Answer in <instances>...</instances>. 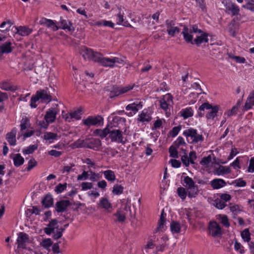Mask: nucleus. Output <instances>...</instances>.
Instances as JSON below:
<instances>
[{
    "mask_svg": "<svg viewBox=\"0 0 254 254\" xmlns=\"http://www.w3.org/2000/svg\"><path fill=\"white\" fill-rule=\"evenodd\" d=\"M182 33L186 42L197 46L208 42L207 34L198 29L196 25L184 26Z\"/></svg>",
    "mask_w": 254,
    "mask_h": 254,
    "instance_id": "1",
    "label": "nucleus"
},
{
    "mask_svg": "<svg viewBox=\"0 0 254 254\" xmlns=\"http://www.w3.org/2000/svg\"><path fill=\"white\" fill-rule=\"evenodd\" d=\"M183 135L187 138L190 143L196 144L202 142L204 140L203 135L198 133L197 130L192 128H189L184 130Z\"/></svg>",
    "mask_w": 254,
    "mask_h": 254,
    "instance_id": "2",
    "label": "nucleus"
},
{
    "mask_svg": "<svg viewBox=\"0 0 254 254\" xmlns=\"http://www.w3.org/2000/svg\"><path fill=\"white\" fill-rule=\"evenodd\" d=\"M60 109L58 108V105L55 104L53 105V107L49 109L46 112L44 119L46 122V124L43 122L44 126L41 124V126L44 128H47L48 125L50 123H52L56 120V116L59 113Z\"/></svg>",
    "mask_w": 254,
    "mask_h": 254,
    "instance_id": "3",
    "label": "nucleus"
},
{
    "mask_svg": "<svg viewBox=\"0 0 254 254\" xmlns=\"http://www.w3.org/2000/svg\"><path fill=\"white\" fill-rule=\"evenodd\" d=\"M116 64H124V60L119 57H113L112 58L104 57L100 64L103 66L113 68L116 66Z\"/></svg>",
    "mask_w": 254,
    "mask_h": 254,
    "instance_id": "4",
    "label": "nucleus"
},
{
    "mask_svg": "<svg viewBox=\"0 0 254 254\" xmlns=\"http://www.w3.org/2000/svg\"><path fill=\"white\" fill-rule=\"evenodd\" d=\"M205 109L210 110L206 115V118L207 119H213L218 112L219 107L217 106H212L208 103H204L198 109L200 111H204Z\"/></svg>",
    "mask_w": 254,
    "mask_h": 254,
    "instance_id": "5",
    "label": "nucleus"
},
{
    "mask_svg": "<svg viewBox=\"0 0 254 254\" xmlns=\"http://www.w3.org/2000/svg\"><path fill=\"white\" fill-rule=\"evenodd\" d=\"M103 118L101 116H89L86 119L83 120L84 125L90 127V126H100L103 124Z\"/></svg>",
    "mask_w": 254,
    "mask_h": 254,
    "instance_id": "6",
    "label": "nucleus"
},
{
    "mask_svg": "<svg viewBox=\"0 0 254 254\" xmlns=\"http://www.w3.org/2000/svg\"><path fill=\"white\" fill-rule=\"evenodd\" d=\"M209 234L213 237H217L222 234V229L216 221H210L208 226Z\"/></svg>",
    "mask_w": 254,
    "mask_h": 254,
    "instance_id": "7",
    "label": "nucleus"
},
{
    "mask_svg": "<svg viewBox=\"0 0 254 254\" xmlns=\"http://www.w3.org/2000/svg\"><path fill=\"white\" fill-rule=\"evenodd\" d=\"M5 39V36L0 34V53L1 54L11 53L13 50L11 41H7L4 43H1V42H4Z\"/></svg>",
    "mask_w": 254,
    "mask_h": 254,
    "instance_id": "8",
    "label": "nucleus"
},
{
    "mask_svg": "<svg viewBox=\"0 0 254 254\" xmlns=\"http://www.w3.org/2000/svg\"><path fill=\"white\" fill-rule=\"evenodd\" d=\"M165 24L167 27V32L168 34L171 36L174 37L176 34L180 32V29L176 26V22L173 20H166Z\"/></svg>",
    "mask_w": 254,
    "mask_h": 254,
    "instance_id": "9",
    "label": "nucleus"
},
{
    "mask_svg": "<svg viewBox=\"0 0 254 254\" xmlns=\"http://www.w3.org/2000/svg\"><path fill=\"white\" fill-rule=\"evenodd\" d=\"M133 86L127 85L125 87H114L110 93V98L119 96L131 90Z\"/></svg>",
    "mask_w": 254,
    "mask_h": 254,
    "instance_id": "10",
    "label": "nucleus"
},
{
    "mask_svg": "<svg viewBox=\"0 0 254 254\" xmlns=\"http://www.w3.org/2000/svg\"><path fill=\"white\" fill-rule=\"evenodd\" d=\"M109 138L113 142L124 143L123 132L120 129L110 130Z\"/></svg>",
    "mask_w": 254,
    "mask_h": 254,
    "instance_id": "11",
    "label": "nucleus"
},
{
    "mask_svg": "<svg viewBox=\"0 0 254 254\" xmlns=\"http://www.w3.org/2000/svg\"><path fill=\"white\" fill-rule=\"evenodd\" d=\"M35 95L38 98V100H41L42 102L48 103L52 100V97L47 89L37 91Z\"/></svg>",
    "mask_w": 254,
    "mask_h": 254,
    "instance_id": "12",
    "label": "nucleus"
},
{
    "mask_svg": "<svg viewBox=\"0 0 254 254\" xmlns=\"http://www.w3.org/2000/svg\"><path fill=\"white\" fill-rule=\"evenodd\" d=\"M159 102L161 108L167 112L169 107L171 106L173 103V97L170 94L168 93L163 96Z\"/></svg>",
    "mask_w": 254,
    "mask_h": 254,
    "instance_id": "13",
    "label": "nucleus"
},
{
    "mask_svg": "<svg viewBox=\"0 0 254 254\" xmlns=\"http://www.w3.org/2000/svg\"><path fill=\"white\" fill-rule=\"evenodd\" d=\"M29 241L28 235L23 232H20L18 234V237L16 240L17 244V248L25 249L26 248V243Z\"/></svg>",
    "mask_w": 254,
    "mask_h": 254,
    "instance_id": "14",
    "label": "nucleus"
},
{
    "mask_svg": "<svg viewBox=\"0 0 254 254\" xmlns=\"http://www.w3.org/2000/svg\"><path fill=\"white\" fill-rule=\"evenodd\" d=\"M151 119V111L149 109H145L138 115L137 120L141 123H148Z\"/></svg>",
    "mask_w": 254,
    "mask_h": 254,
    "instance_id": "15",
    "label": "nucleus"
},
{
    "mask_svg": "<svg viewBox=\"0 0 254 254\" xmlns=\"http://www.w3.org/2000/svg\"><path fill=\"white\" fill-rule=\"evenodd\" d=\"M119 12L116 15V23L118 25H121L126 27H130L131 25L127 20L124 19V10L121 8H118Z\"/></svg>",
    "mask_w": 254,
    "mask_h": 254,
    "instance_id": "16",
    "label": "nucleus"
},
{
    "mask_svg": "<svg viewBox=\"0 0 254 254\" xmlns=\"http://www.w3.org/2000/svg\"><path fill=\"white\" fill-rule=\"evenodd\" d=\"M101 145V141L97 138L86 139V148L98 150Z\"/></svg>",
    "mask_w": 254,
    "mask_h": 254,
    "instance_id": "17",
    "label": "nucleus"
},
{
    "mask_svg": "<svg viewBox=\"0 0 254 254\" xmlns=\"http://www.w3.org/2000/svg\"><path fill=\"white\" fill-rule=\"evenodd\" d=\"M165 216L166 214L164 213V210H162L161 211L160 219L158 223V226L155 230V233H158L160 231H163L165 230L166 228V227L165 226Z\"/></svg>",
    "mask_w": 254,
    "mask_h": 254,
    "instance_id": "18",
    "label": "nucleus"
},
{
    "mask_svg": "<svg viewBox=\"0 0 254 254\" xmlns=\"http://www.w3.org/2000/svg\"><path fill=\"white\" fill-rule=\"evenodd\" d=\"M60 24V25L58 27L59 29L66 30L70 32H72L74 31V28L72 26V24L68 20L63 19L61 18Z\"/></svg>",
    "mask_w": 254,
    "mask_h": 254,
    "instance_id": "19",
    "label": "nucleus"
},
{
    "mask_svg": "<svg viewBox=\"0 0 254 254\" xmlns=\"http://www.w3.org/2000/svg\"><path fill=\"white\" fill-rule=\"evenodd\" d=\"M208 201L210 204L219 209H222L226 206V203L218 198L213 199L212 198L209 197L208 198Z\"/></svg>",
    "mask_w": 254,
    "mask_h": 254,
    "instance_id": "20",
    "label": "nucleus"
},
{
    "mask_svg": "<svg viewBox=\"0 0 254 254\" xmlns=\"http://www.w3.org/2000/svg\"><path fill=\"white\" fill-rule=\"evenodd\" d=\"M58 228V221L56 219L52 220L48 224L47 227L44 229L45 233L48 235H51L56 229Z\"/></svg>",
    "mask_w": 254,
    "mask_h": 254,
    "instance_id": "21",
    "label": "nucleus"
},
{
    "mask_svg": "<svg viewBox=\"0 0 254 254\" xmlns=\"http://www.w3.org/2000/svg\"><path fill=\"white\" fill-rule=\"evenodd\" d=\"M127 207H125V208H121L117 211L114 214L116 217V221L119 222H124L126 219V215L127 212Z\"/></svg>",
    "mask_w": 254,
    "mask_h": 254,
    "instance_id": "22",
    "label": "nucleus"
},
{
    "mask_svg": "<svg viewBox=\"0 0 254 254\" xmlns=\"http://www.w3.org/2000/svg\"><path fill=\"white\" fill-rule=\"evenodd\" d=\"M254 106V90L252 91L247 99L245 104L244 109L248 111Z\"/></svg>",
    "mask_w": 254,
    "mask_h": 254,
    "instance_id": "23",
    "label": "nucleus"
},
{
    "mask_svg": "<svg viewBox=\"0 0 254 254\" xmlns=\"http://www.w3.org/2000/svg\"><path fill=\"white\" fill-rule=\"evenodd\" d=\"M16 129L15 128H14L10 132H8L6 134V139L10 145L14 146L16 145Z\"/></svg>",
    "mask_w": 254,
    "mask_h": 254,
    "instance_id": "24",
    "label": "nucleus"
},
{
    "mask_svg": "<svg viewBox=\"0 0 254 254\" xmlns=\"http://www.w3.org/2000/svg\"><path fill=\"white\" fill-rule=\"evenodd\" d=\"M99 206L108 212H111L112 205L109 201L106 198H102L99 202Z\"/></svg>",
    "mask_w": 254,
    "mask_h": 254,
    "instance_id": "25",
    "label": "nucleus"
},
{
    "mask_svg": "<svg viewBox=\"0 0 254 254\" xmlns=\"http://www.w3.org/2000/svg\"><path fill=\"white\" fill-rule=\"evenodd\" d=\"M69 205V201L68 200H62L59 201L56 203V210L58 212L65 211Z\"/></svg>",
    "mask_w": 254,
    "mask_h": 254,
    "instance_id": "26",
    "label": "nucleus"
},
{
    "mask_svg": "<svg viewBox=\"0 0 254 254\" xmlns=\"http://www.w3.org/2000/svg\"><path fill=\"white\" fill-rule=\"evenodd\" d=\"M142 108V104L141 102H136L128 104L126 107L127 111L131 110L135 114L139 109Z\"/></svg>",
    "mask_w": 254,
    "mask_h": 254,
    "instance_id": "27",
    "label": "nucleus"
},
{
    "mask_svg": "<svg viewBox=\"0 0 254 254\" xmlns=\"http://www.w3.org/2000/svg\"><path fill=\"white\" fill-rule=\"evenodd\" d=\"M40 23L48 27L51 28L54 31H57L59 29L58 26L55 24L52 20L44 18L40 20Z\"/></svg>",
    "mask_w": 254,
    "mask_h": 254,
    "instance_id": "28",
    "label": "nucleus"
},
{
    "mask_svg": "<svg viewBox=\"0 0 254 254\" xmlns=\"http://www.w3.org/2000/svg\"><path fill=\"white\" fill-rule=\"evenodd\" d=\"M43 138L44 140L48 141L49 143H51L53 142L54 140H56L58 139V135L56 133L45 132L43 135Z\"/></svg>",
    "mask_w": 254,
    "mask_h": 254,
    "instance_id": "29",
    "label": "nucleus"
},
{
    "mask_svg": "<svg viewBox=\"0 0 254 254\" xmlns=\"http://www.w3.org/2000/svg\"><path fill=\"white\" fill-rule=\"evenodd\" d=\"M16 33L22 36H27L32 32V30L26 26H19L16 27Z\"/></svg>",
    "mask_w": 254,
    "mask_h": 254,
    "instance_id": "30",
    "label": "nucleus"
},
{
    "mask_svg": "<svg viewBox=\"0 0 254 254\" xmlns=\"http://www.w3.org/2000/svg\"><path fill=\"white\" fill-rule=\"evenodd\" d=\"M226 182L222 179H215L211 182L213 189H219L226 185Z\"/></svg>",
    "mask_w": 254,
    "mask_h": 254,
    "instance_id": "31",
    "label": "nucleus"
},
{
    "mask_svg": "<svg viewBox=\"0 0 254 254\" xmlns=\"http://www.w3.org/2000/svg\"><path fill=\"white\" fill-rule=\"evenodd\" d=\"M93 51L91 49L85 47L81 48V54L85 60H91L92 56H93Z\"/></svg>",
    "mask_w": 254,
    "mask_h": 254,
    "instance_id": "32",
    "label": "nucleus"
},
{
    "mask_svg": "<svg viewBox=\"0 0 254 254\" xmlns=\"http://www.w3.org/2000/svg\"><path fill=\"white\" fill-rule=\"evenodd\" d=\"M11 158L13 159V163L15 167H19L24 163V159L20 154H13Z\"/></svg>",
    "mask_w": 254,
    "mask_h": 254,
    "instance_id": "33",
    "label": "nucleus"
},
{
    "mask_svg": "<svg viewBox=\"0 0 254 254\" xmlns=\"http://www.w3.org/2000/svg\"><path fill=\"white\" fill-rule=\"evenodd\" d=\"M231 172V169L229 167L219 166V167L215 169L214 173L217 175H224L229 174Z\"/></svg>",
    "mask_w": 254,
    "mask_h": 254,
    "instance_id": "34",
    "label": "nucleus"
},
{
    "mask_svg": "<svg viewBox=\"0 0 254 254\" xmlns=\"http://www.w3.org/2000/svg\"><path fill=\"white\" fill-rule=\"evenodd\" d=\"M226 10L230 11L233 15H237L239 13L240 9L239 7L235 3H229L226 5Z\"/></svg>",
    "mask_w": 254,
    "mask_h": 254,
    "instance_id": "35",
    "label": "nucleus"
},
{
    "mask_svg": "<svg viewBox=\"0 0 254 254\" xmlns=\"http://www.w3.org/2000/svg\"><path fill=\"white\" fill-rule=\"evenodd\" d=\"M0 88L5 91H14L17 90L16 86H13L10 83L6 81H2L0 83Z\"/></svg>",
    "mask_w": 254,
    "mask_h": 254,
    "instance_id": "36",
    "label": "nucleus"
},
{
    "mask_svg": "<svg viewBox=\"0 0 254 254\" xmlns=\"http://www.w3.org/2000/svg\"><path fill=\"white\" fill-rule=\"evenodd\" d=\"M193 110L191 107L183 109L180 112V115L184 119H187L193 116Z\"/></svg>",
    "mask_w": 254,
    "mask_h": 254,
    "instance_id": "37",
    "label": "nucleus"
},
{
    "mask_svg": "<svg viewBox=\"0 0 254 254\" xmlns=\"http://www.w3.org/2000/svg\"><path fill=\"white\" fill-rule=\"evenodd\" d=\"M31 124L29 119L25 117L22 118L20 121V130L23 132L24 130L30 127Z\"/></svg>",
    "mask_w": 254,
    "mask_h": 254,
    "instance_id": "38",
    "label": "nucleus"
},
{
    "mask_svg": "<svg viewBox=\"0 0 254 254\" xmlns=\"http://www.w3.org/2000/svg\"><path fill=\"white\" fill-rule=\"evenodd\" d=\"M110 129L108 127H106L103 129H97L94 130V133L101 138L105 137L108 134H109Z\"/></svg>",
    "mask_w": 254,
    "mask_h": 254,
    "instance_id": "39",
    "label": "nucleus"
},
{
    "mask_svg": "<svg viewBox=\"0 0 254 254\" xmlns=\"http://www.w3.org/2000/svg\"><path fill=\"white\" fill-rule=\"evenodd\" d=\"M42 203L43 206L49 208L53 205V198L50 195L47 194L42 200Z\"/></svg>",
    "mask_w": 254,
    "mask_h": 254,
    "instance_id": "40",
    "label": "nucleus"
},
{
    "mask_svg": "<svg viewBox=\"0 0 254 254\" xmlns=\"http://www.w3.org/2000/svg\"><path fill=\"white\" fill-rule=\"evenodd\" d=\"M95 25L98 26H104L111 28H114L115 26V24L111 21H107L106 20H102L100 21H96L95 22Z\"/></svg>",
    "mask_w": 254,
    "mask_h": 254,
    "instance_id": "41",
    "label": "nucleus"
},
{
    "mask_svg": "<svg viewBox=\"0 0 254 254\" xmlns=\"http://www.w3.org/2000/svg\"><path fill=\"white\" fill-rule=\"evenodd\" d=\"M170 229L172 233H179L181 230V226L180 223L176 221H173L170 225Z\"/></svg>",
    "mask_w": 254,
    "mask_h": 254,
    "instance_id": "42",
    "label": "nucleus"
},
{
    "mask_svg": "<svg viewBox=\"0 0 254 254\" xmlns=\"http://www.w3.org/2000/svg\"><path fill=\"white\" fill-rule=\"evenodd\" d=\"M103 58V56L101 53L93 52L91 60L101 64Z\"/></svg>",
    "mask_w": 254,
    "mask_h": 254,
    "instance_id": "43",
    "label": "nucleus"
},
{
    "mask_svg": "<svg viewBox=\"0 0 254 254\" xmlns=\"http://www.w3.org/2000/svg\"><path fill=\"white\" fill-rule=\"evenodd\" d=\"M217 219L226 228L230 226V223L227 216L225 215H219L217 216Z\"/></svg>",
    "mask_w": 254,
    "mask_h": 254,
    "instance_id": "44",
    "label": "nucleus"
},
{
    "mask_svg": "<svg viewBox=\"0 0 254 254\" xmlns=\"http://www.w3.org/2000/svg\"><path fill=\"white\" fill-rule=\"evenodd\" d=\"M86 140L78 139L72 144V147L73 148H86Z\"/></svg>",
    "mask_w": 254,
    "mask_h": 254,
    "instance_id": "45",
    "label": "nucleus"
},
{
    "mask_svg": "<svg viewBox=\"0 0 254 254\" xmlns=\"http://www.w3.org/2000/svg\"><path fill=\"white\" fill-rule=\"evenodd\" d=\"M104 175L105 178L108 181H113L116 179L115 173L112 170H107L104 171Z\"/></svg>",
    "mask_w": 254,
    "mask_h": 254,
    "instance_id": "46",
    "label": "nucleus"
},
{
    "mask_svg": "<svg viewBox=\"0 0 254 254\" xmlns=\"http://www.w3.org/2000/svg\"><path fill=\"white\" fill-rule=\"evenodd\" d=\"M246 3L242 7L254 12V0H245Z\"/></svg>",
    "mask_w": 254,
    "mask_h": 254,
    "instance_id": "47",
    "label": "nucleus"
},
{
    "mask_svg": "<svg viewBox=\"0 0 254 254\" xmlns=\"http://www.w3.org/2000/svg\"><path fill=\"white\" fill-rule=\"evenodd\" d=\"M38 148L37 145H31L28 147L23 149L22 152L23 154H30L32 153Z\"/></svg>",
    "mask_w": 254,
    "mask_h": 254,
    "instance_id": "48",
    "label": "nucleus"
},
{
    "mask_svg": "<svg viewBox=\"0 0 254 254\" xmlns=\"http://www.w3.org/2000/svg\"><path fill=\"white\" fill-rule=\"evenodd\" d=\"M184 182L186 184V186H187L189 189H194V182L191 178L189 176L185 177Z\"/></svg>",
    "mask_w": 254,
    "mask_h": 254,
    "instance_id": "49",
    "label": "nucleus"
},
{
    "mask_svg": "<svg viewBox=\"0 0 254 254\" xmlns=\"http://www.w3.org/2000/svg\"><path fill=\"white\" fill-rule=\"evenodd\" d=\"M241 237L246 242H249L250 241L251 234L248 229H246L242 232Z\"/></svg>",
    "mask_w": 254,
    "mask_h": 254,
    "instance_id": "50",
    "label": "nucleus"
},
{
    "mask_svg": "<svg viewBox=\"0 0 254 254\" xmlns=\"http://www.w3.org/2000/svg\"><path fill=\"white\" fill-rule=\"evenodd\" d=\"M52 245V241L50 238L44 239L40 243V245L46 249H49Z\"/></svg>",
    "mask_w": 254,
    "mask_h": 254,
    "instance_id": "51",
    "label": "nucleus"
},
{
    "mask_svg": "<svg viewBox=\"0 0 254 254\" xmlns=\"http://www.w3.org/2000/svg\"><path fill=\"white\" fill-rule=\"evenodd\" d=\"M177 148H178L175 145H172L169 148V153L171 157L175 158H178V152Z\"/></svg>",
    "mask_w": 254,
    "mask_h": 254,
    "instance_id": "52",
    "label": "nucleus"
},
{
    "mask_svg": "<svg viewBox=\"0 0 254 254\" xmlns=\"http://www.w3.org/2000/svg\"><path fill=\"white\" fill-rule=\"evenodd\" d=\"M232 185L236 187H243L246 185V182L243 179L240 178L234 181Z\"/></svg>",
    "mask_w": 254,
    "mask_h": 254,
    "instance_id": "53",
    "label": "nucleus"
},
{
    "mask_svg": "<svg viewBox=\"0 0 254 254\" xmlns=\"http://www.w3.org/2000/svg\"><path fill=\"white\" fill-rule=\"evenodd\" d=\"M228 56L230 58L233 59L236 63L243 64L246 63V59L244 57L235 56L231 54H229Z\"/></svg>",
    "mask_w": 254,
    "mask_h": 254,
    "instance_id": "54",
    "label": "nucleus"
},
{
    "mask_svg": "<svg viewBox=\"0 0 254 254\" xmlns=\"http://www.w3.org/2000/svg\"><path fill=\"white\" fill-rule=\"evenodd\" d=\"M186 145V143L185 142L184 138L181 136L178 137L177 140L174 142V145L178 148L181 146H185Z\"/></svg>",
    "mask_w": 254,
    "mask_h": 254,
    "instance_id": "55",
    "label": "nucleus"
},
{
    "mask_svg": "<svg viewBox=\"0 0 254 254\" xmlns=\"http://www.w3.org/2000/svg\"><path fill=\"white\" fill-rule=\"evenodd\" d=\"M181 149L183 151H184L185 155L182 156L181 160L184 165L186 167H188L190 165L189 159L188 156L187 155L185 152L186 150L184 149L183 147L181 148Z\"/></svg>",
    "mask_w": 254,
    "mask_h": 254,
    "instance_id": "56",
    "label": "nucleus"
},
{
    "mask_svg": "<svg viewBox=\"0 0 254 254\" xmlns=\"http://www.w3.org/2000/svg\"><path fill=\"white\" fill-rule=\"evenodd\" d=\"M211 161V157L208 155L207 157H203L200 162V164L205 167H207Z\"/></svg>",
    "mask_w": 254,
    "mask_h": 254,
    "instance_id": "57",
    "label": "nucleus"
},
{
    "mask_svg": "<svg viewBox=\"0 0 254 254\" xmlns=\"http://www.w3.org/2000/svg\"><path fill=\"white\" fill-rule=\"evenodd\" d=\"M89 171H84L80 175H79L77 177V180L78 181H82V180H86L89 177Z\"/></svg>",
    "mask_w": 254,
    "mask_h": 254,
    "instance_id": "58",
    "label": "nucleus"
},
{
    "mask_svg": "<svg viewBox=\"0 0 254 254\" xmlns=\"http://www.w3.org/2000/svg\"><path fill=\"white\" fill-rule=\"evenodd\" d=\"M75 166L74 164L70 163L69 166H65L64 167L63 172L64 173H66L68 174L70 172H73L74 171V169H73V167Z\"/></svg>",
    "mask_w": 254,
    "mask_h": 254,
    "instance_id": "59",
    "label": "nucleus"
},
{
    "mask_svg": "<svg viewBox=\"0 0 254 254\" xmlns=\"http://www.w3.org/2000/svg\"><path fill=\"white\" fill-rule=\"evenodd\" d=\"M89 174L90 175V180L92 181H97L99 178V174L95 173V172L91 171L90 169L89 170Z\"/></svg>",
    "mask_w": 254,
    "mask_h": 254,
    "instance_id": "60",
    "label": "nucleus"
},
{
    "mask_svg": "<svg viewBox=\"0 0 254 254\" xmlns=\"http://www.w3.org/2000/svg\"><path fill=\"white\" fill-rule=\"evenodd\" d=\"M181 129V126H179L177 127H174L170 131V134L172 137H174L178 134L180 130Z\"/></svg>",
    "mask_w": 254,
    "mask_h": 254,
    "instance_id": "61",
    "label": "nucleus"
},
{
    "mask_svg": "<svg viewBox=\"0 0 254 254\" xmlns=\"http://www.w3.org/2000/svg\"><path fill=\"white\" fill-rule=\"evenodd\" d=\"M37 165V162L36 160L34 158L31 159L28 163V166L26 168V170L28 171L31 170L33 168L36 166Z\"/></svg>",
    "mask_w": 254,
    "mask_h": 254,
    "instance_id": "62",
    "label": "nucleus"
},
{
    "mask_svg": "<svg viewBox=\"0 0 254 254\" xmlns=\"http://www.w3.org/2000/svg\"><path fill=\"white\" fill-rule=\"evenodd\" d=\"M81 111L80 110H77L72 112H70V115L73 119H75L76 120H78L80 119Z\"/></svg>",
    "mask_w": 254,
    "mask_h": 254,
    "instance_id": "63",
    "label": "nucleus"
},
{
    "mask_svg": "<svg viewBox=\"0 0 254 254\" xmlns=\"http://www.w3.org/2000/svg\"><path fill=\"white\" fill-rule=\"evenodd\" d=\"M195 1L202 11H206L205 0H195Z\"/></svg>",
    "mask_w": 254,
    "mask_h": 254,
    "instance_id": "64",
    "label": "nucleus"
}]
</instances>
